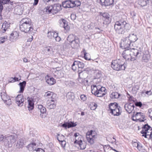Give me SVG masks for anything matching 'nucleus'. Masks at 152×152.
Instances as JSON below:
<instances>
[{"label": "nucleus", "instance_id": "nucleus-1", "mask_svg": "<svg viewBox=\"0 0 152 152\" xmlns=\"http://www.w3.org/2000/svg\"><path fill=\"white\" fill-rule=\"evenodd\" d=\"M141 51L134 48L125 50L122 55L126 60L134 61L139 58L141 56Z\"/></svg>", "mask_w": 152, "mask_h": 152}, {"label": "nucleus", "instance_id": "nucleus-2", "mask_svg": "<svg viewBox=\"0 0 152 152\" xmlns=\"http://www.w3.org/2000/svg\"><path fill=\"white\" fill-rule=\"evenodd\" d=\"M61 7L60 4H57L53 5L48 6L44 9L43 11L48 14L51 13L54 14L60 11L61 10Z\"/></svg>", "mask_w": 152, "mask_h": 152}, {"label": "nucleus", "instance_id": "nucleus-3", "mask_svg": "<svg viewBox=\"0 0 152 152\" xmlns=\"http://www.w3.org/2000/svg\"><path fill=\"white\" fill-rule=\"evenodd\" d=\"M126 24L127 23L125 21H116L114 25V29L116 32L119 34H124Z\"/></svg>", "mask_w": 152, "mask_h": 152}, {"label": "nucleus", "instance_id": "nucleus-4", "mask_svg": "<svg viewBox=\"0 0 152 152\" xmlns=\"http://www.w3.org/2000/svg\"><path fill=\"white\" fill-rule=\"evenodd\" d=\"M111 66L114 69L117 71L124 70L125 69L124 63H122L119 60L113 61Z\"/></svg>", "mask_w": 152, "mask_h": 152}, {"label": "nucleus", "instance_id": "nucleus-5", "mask_svg": "<svg viewBox=\"0 0 152 152\" xmlns=\"http://www.w3.org/2000/svg\"><path fill=\"white\" fill-rule=\"evenodd\" d=\"M152 132V128L148 124H145L142 128V130L141 133L143 134L142 136L146 138H150L152 135L151 134Z\"/></svg>", "mask_w": 152, "mask_h": 152}, {"label": "nucleus", "instance_id": "nucleus-6", "mask_svg": "<svg viewBox=\"0 0 152 152\" xmlns=\"http://www.w3.org/2000/svg\"><path fill=\"white\" fill-rule=\"evenodd\" d=\"M86 137L87 141L90 144H92L94 143L95 139L97 138V135L94 131L91 130L87 132Z\"/></svg>", "mask_w": 152, "mask_h": 152}, {"label": "nucleus", "instance_id": "nucleus-7", "mask_svg": "<svg viewBox=\"0 0 152 152\" xmlns=\"http://www.w3.org/2000/svg\"><path fill=\"white\" fill-rule=\"evenodd\" d=\"M20 30L25 33H30L33 30V26L32 24L24 25H20Z\"/></svg>", "mask_w": 152, "mask_h": 152}, {"label": "nucleus", "instance_id": "nucleus-8", "mask_svg": "<svg viewBox=\"0 0 152 152\" xmlns=\"http://www.w3.org/2000/svg\"><path fill=\"white\" fill-rule=\"evenodd\" d=\"M77 1H74L71 0L66 1L62 2V6L65 8H72L75 6H78L80 5V2H78L79 4H77L76 3Z\"/></svg>", "mask_w": 152, "mask_h": 152}, {"label": "nucleus", "instance_id": "nucleus-9", "mask_svg": "<svg viewBox=\"0 0 152 152\" xmlns=\"http://www.w3.org/2000/svg\"><path fill=\"white\" fill-rule=\"evenodd\" d=\"M131 43L129 38L126 37L122 39L120 44L121 47L126 50L129 49L130 48H131Z\"/></svg>", "mask_w": 152, "mask_h": 152}, {"label": "nucleus", "instance_id": "nucleus-10", "mask_svg": "<svg viewBox=\"0 0 152 152\" xmlns=\"http://www.w3.org/2000/svg\"><path fill=\"white\" fill-rule=\"evenodd\" d=\"M1 96L2 99L8 107H9L11 105V99L6 92L4 91L1 92Z\"/></svg>", "mask_w": 152, "mask_h": 152}, {"label": "nucleus", "instance_id": "nucleus-11", "mask_svg": "<svg viewBox=\"0 0 152 152\" xmlns=\"http://www.w3.org/2000/svg\"><path fill=\"white\" fill-rule=\"evenodd\" d=\"M99 15L101 17L102 20L105 22L106 24L110 22V15L108 13L99 12Z\"/></svg>", "mask_w": 152, "mask_h": 152}, {"label": "nucleus", "instance_id": "nucleus-12", "mask_svg": "<svg viewBox=\"0 0 152 152\" xmlns=\"http://www.w3.org/2000/svg\"><path fill=\"white\" fill-rule=\"evenodd\" d=\"M132 117L135 118L136 121H139L140 122H143L145 120V117L143 114L141 112H137L135 114H133Z\"/></svg>", "mask_w": 152, "mask_h": 152}, {"label": "nucleus", "instance_id": "nucleus-13", "mask_svg": "<svg viewBox=\"0 0 152 152\" xmlns=\"http://www.w3.org/2000/svg\"><path fill=\"white\" fill-rule=\"evenodd\" d=\"M16 103L19 107L22 106L23 104L24 99L23 96L21 94H19L16 98Z\"/></svg>", "mask_w": 152, "mask_h": 152}, {"label": "nucleus", "instance_id": "nucleus-14", "mask_svg": "<svg viewBox=\"0 0 152 152\" xmlns=\"http://www.w3.org/2000/svg\"><path fill=\"white\" fill-rule=\"evenodd\" d=\"M102 6H107L112 5L113 4L114 0H97Z\"/></svg>", "mask_w": 152, "mask_h": 152}, {"label": "nucleus", "instance_id": "nucleus-15", "mask_svg": "<svg viewBox=\"0 0 152 152\" xmlns=\"http://www.w3.org/2000/svg\"><path fill=\"white\" fill-rule=\"evenodd\" d=\"M134 106L133 104L128 103L125 104L124 107L126 111L129 113H131L133 110Z\"/></svg>", "mask_w": 152, "mask_h": 152}, {"label": "nucleus", "instance_id": "nucleus-16", "mask_svg": "<svg viewBox=\"0 0 152 152\" xmlns=\"http://www.w3.org/2000/svg\"><path fill=\"white\" fill-rule=\"evenodd\" d=\"M56 101L55 99H51L50 100H48L47 102V107L49 109H51L54 108L56 106V104L54 103Z\"/></svg>", "mask_w": 152, "mask_h": 152}, {"label": "nucleus", "instance_id": "nucleus-17", "mask_svg": "<svg viewBox=\"0 0 152 152\" xmlns=\"http://www.w3.org/2000/svg\"><path fill=\"white\" fill-rule=\"evenodd\" d=\"M16 140L14 136L10 135L5 137L4 142L8 144L14 143L15 141Z\"/></svg>", "mask_w": 152, "mask_h": 152}, {"label": "nucleus", "instance_id": "nucleus-18", "mask_svg": "<svg viewBox=\"0 0 152 152\" xmlns=\"http://www.w3.org/2000/svg\"><path fill=\"white\" fill-rule=\"evenodd\" d=\"M142 62H145L147 64L146 66L147 67H150L151 65L152 61L150 59V57L148 56H144L142 58Z\"/></svg>", "mask_w": 152, "mask_h": 152}, {"label": "nucleus", "instance_id": "nucleus-19", "mask_svg": "<svg viewBox=\"0 0 152 152\" xmlns=\"http://www.w3.org/2000/svg\"><path fill=\"white\" fill-rule=\"evenodd\" d=\"M18 34L17 32H13L9 37L10 40L11 42H14L18 39Z\"/></svg>", "mask_w": 152, "mask_h": 152}, {"label": "nucleus", "instance_id": "nucleus-20", "mask_svg": "<svg viewBox=\"0 0 152 152\" xmlns=\"http://www.w3.org/2000/svg\"><path fill=\"white\" fill-rule=\"evenodd\" d=\"M77 124L76 123H75L73 121H70V122H67L63 124L61 126L66 129L67 127L69 128H70L75 127L76 126Z\"/></svg>", "mask_w": 152, "mask_h": 152}, {"label": "nucleus", "instance_id": "nucleus-21", "mask_svg": "<svg viewBox=\"0 0 152 152\" xmlns=\"http://www.w3.org/2000/svg\"><path fill=\"white\" fill-rule=\"evenodd\" d=\"M10 23L5 21L3 23L1 30L3 33L5 32L10 27Z\"/></svg>", "mask_w": 152, "mask_h": 152}, {"label": "nucleus", "instance_id": "nucleus-22", "mask_svg": "<svg viewBox=\"0 0 152 152\" xmlns=\"http://www.w3.org/2000/svg\"><path fill=\"white\" fill-rule=\"evenodd\" d=\"M105 88H102L101 89V90L98 91L97 92H96L95 93L92 94H94L96 96H97V97H102L105 95Z\"/></svg>", "mask_w": 152, "mask_h": 152}, {"label": "nucleus", "instance_id": "nucleus-23", "mask_svg": "<svg viewBox=\"0 0 152 152\" xmlns=\"http://www.w3.org/2000/svg\"><path fill=\"white\" fill-rule=\"evenodd\" d=\"M44 50L46 55H52L53 49L51 46H47L44 48Z\"/></svg>", "mask_w": 152, "mask_h": 152}, {"label": "nucleus", "instance_id": "nucleus-24", "mask_svg": "<svg viewBox=\"0 0 152 152\" xmlns=\"http://www.w3.org/2000/svg\"><path fill=\"white\" fill-rule=\"evenodd\" d=\"M79 43V39L78 37L69 42L71 46L73 48H75L78 46Z\"/></svg>", "mask_w": 152, "mask_h": 152}, {"label": "nucleus", "instance_id": "nucleus-25", "mask_svg": "<svg viewBox=\"0 0 152 152\" xmlns=\"http://www.w3.org/2000/svg\"><path fill=\"white\" fill-rule=\"evenodd\" d=\"M46 83L50 85L54 84L56 83L55 80L52 77H50L47 75L45 77Z\"/></svg>", "mask_w": 152, "mask_h": 152}, {"label": "nucleus", "instance_id": "nucleus-26", "mask_svg": "<svg viewBox=\"0 0 152 152\" xmlns=\"http://www.w3.org/2000/svg\"><path fill=\"white\" fill-rule=\"evenodd\" d=\"M26 143L25 139H21L19 140L16 145L18 148H22Z\"/></svg>", "mask_w": 152, "mask_h": 152}, {"label": "nucleus", "instance_id": "nucleus-27", "mask_svg": "<svg viewBox=\"0 0 152 152\" xmlns=\"http://www.w3.org/2000/svg\"><path fill=\"white\" fill-rule=\"evenodd\" d=\"M102 88L104 87L95 85H92L91 86V92L92 93H95L96 92H97L98 91L101 90Z\"/></svg>", "mask_w": 152, "mask_h": 152}, {"label": "nucleus", "instance_id": "nucleus-28", "mask_svg": "<svg viewBox=\"0 0 152 152\" xmlns=\"http://www.w3.org/2000/svg\"><path fill=\"white\" fill-rule=\"evenodd\" d=\"M77 142V144L79 146L80 149L81 150H83L86 148V144L84 142H83L82 140H80L79 141L76 140L74 142V143Z\"/></svg>", "mask_w": 152, "mask_h": 152}, {"label": "nucleus", "instance_id": "nucleus-29", "mask_svg": "<svg viewBox=\"0 0 152 152\" xmlns=\"http://www.w3.org/2000/svg\"><path fill=\"white\" fill-rule=\"evenodd\" d=\"M36 146V143H32L28 145L26 148L29 151H32V150L36 151H38L40 150V148H37V149H35Z\"/></svg>", "mask_w": 152, "mask_h": 152}, {"label": "nucleus", "instance_id": "nucleus-30", "mask_svg": "<svg viewBox=\"0 0 152 152\" xmlns=\"http://www.w3.org/2000/svg\"><path fill=\"white\" fill-rule=\"evenodd\" d=\"M20 25H24L31 24L32 22L31 19L29 18H26L22 19L21 21L20 22Z\"/></svg>", "mask_w": 152, "mask_h": 152}, {"label": "nucleus", "instance_id": "nucleus-31", "mask_svg": "<svg viewBox=\"0 0 152 152\" xmlns=\"http://www.w3.org/2000/svg\"><path fill=\"white\" fill-rule=\"evenodd\" d=\"M58 33L54 31H48L47 34V36L48 38L50 39H54L55 37L56 36Z\"/></svg>", "mask_w": 152, "mask_h": 152}, {"label": "nucleus", "instance_id": "nucleus-32", "mask_svg": "<svg viewBox=\"0 0 152 152\" xmlns=\"http://www.w3.org/2000/svg\"><path fill=\"white\" fill-rule=\"evenodd\" d=\"M120 109V107L119 106L116 109H115L113 111H111L110 113L114 116H118L121 114Z\"/></svg>", "mask_w": 152, "mask_h": 152}, {"label": "nucleus", "instance_id": "nucleus-33", "mask_svg": "<svg viewBox=\"0 0 152 152\" xmlns=\"http://www.w3.org/2000/svg\"><path fill=\"white\" fill-rule=\"evenodd\" d=\"M127 37L129 38L131 43L135 42L138 39L136 35L134 34H129V37Z\"/></svg>", "mask_w": 152, "mask_h": 152}, {"label": "nucleus", "instance_id": "nucleus-34", "mask_svg": "<svg viewBox=\"0 0 152 152\" xmlns=\"http://www.w3.org/2000/svg\"><path fill=\"white\" fill-rule=\"evenodd\" d=\"M26 84V82L25 81H23L19 83V85L20 86V90L19 91V93H22L23 92Z\"/></svg>", "mask_w": 152, "mask_h": 152}, {"label": "nucleus", "instance_id": "nucleus-35", "mask_svg": "<svg viewBox=\"0 0 152 152\" xmlns=\"http://www.w3.org/2000/svg\"><path fill=\"white\" fill-rule=\"evenodd\" d=\"M44 96L45 97H47L48 98L51 97L52 99H54L53 97L55 96V94H53L52 92L48 91L45 93Z\"/></svg>", "mask_w": 152, "mask_h": 152}, {"label": "nucleus", "instance_id": "nucleus-36", "mask_svg": "<svg viewBox=\"0 0 152 152\" xmlns=\"http://www.w3.org/2000/svg\"><path fill=\"white\" fill-rule=\"evenodd\" d=\"M119 107L118 104L116 103H111L109 105V108L111 111H113L115 109Z\"/></svg>", "mask_w": 152, "mask_h": 152}, {"label": "nucleus", "instance_id": "nucleus-37", "mask_svg": "<svg viewBox=\"0 0 152 152\" xmlns=\"http://www.w3.org/2000/svg\"><path fill=\"white\" fill-rule=\"evenodd\" d=\"M78 37L76 36L73 34H70L67 37V40L69 42H70L71 41L75 39L76 38H77Z\"/></svg>", "mask_w": 152, "mask_h": 152}, {"label": "nucleus", "instance_id": "nucleus-38", "mask_svg": "<svg viewBox=\"0 0 152 152\" xmlns=\"http://www.w3.org/2000/svg\"><path fill=\"white\" fill-rule=\"evenodd\" d=\"M151 0H140L139 4L142 7L146 6L147 4L149 2V1Z\"/></svg>", "mask_w": 152, "mask_h": 152}, {"label": "nucleus", "instance_id": "nucleus-39", "mask_svg": "<svg viewBox=\"0 0 152 152\" xmlns=\"http://www.w3.org/2000/svg\"><path fill=\"white\" fill-rule=\"evenodd\" d=\"M120 94L117 92H113L110 94L112 99H117L119 97Z\"/></svg>", "mask_w": 152, "mask_h": 152}, {"label": "nucleus", "instance_id": "nucleus-40", "mask_svg": "<svg viewBox=\"0 0 152 152\" xmlns=\"http://www.w3.org/2000/svg\"><path fill=\"white\" fill-rule=\"evenodd\" d=\"M28 108L29 110H32L34 108V104L33 102L30 100H28Z\"/></svg>", "mask_w": 152, "mask_h": 152}, {"label": "nucleus", "instance_id": "nucleus-41", "mask_svg": "<svg viewBox=\"0 0 152 152\" xmlns=\"http://www.w3.org/2000/svg\"><path fill=\"white\" fill-rule=\"evenodd\" d=\"M75 63L77 64L78 68H83L84 67V64L82 62L75 61Z\"/></svg>", "mask_w": 152, "mask_h": 152}, {"label": "nucleus", "instance_id": "nucleus-42", "mask_svg": "<svg viewBox=\"0 0 152 152\" xmlns=\"http://www.w3.org/2000/svg\"><path fill=\"white\" fill-rule=\"evenodd\" d=\"M57 139L60 142L65 140V137L62 134L60 135L59 134H57Z\"/></svg>", "mask_w": 152, "mask_h": 152}, {"label": "nucleus", "instance_id": "nucleus-43", "mask_svg": "<svg viewBox=\"0 0 152 152\" xmlns=\"http://www.w3.org/2000/svg\"><path fill=\"white\" fill-rule=\"evenodd\" d=\"M38 108L42 113L43 114L45 113L46 109L42 105H39L38 107Z\"/></svg>", "mask_w": 152, "mask_h": 152}, {"label": "nucleus", "instance_id": "nucleus-44", "mask_svg": "<svg viewBox=\"0 0 152 152\" xmlns=\"http://www.w3.org/2000/svg\"><path fill=\"white\" fill-rule=\"evenodd\" d=\"M82 72L80 71V70L78 71V73L79 74V78H78V81L79 82L82 84L83 83V81H84L85 80L84 79L80 77V75L82 74Z\"/></svg>", "mask_w": 152, "mask_h": 152}, {"label": "nucleus", "instance_id": "nucleus-45", "mask_svg": "<svg viewBox=\"0 0 152 152\" xmlns=\"http://www.w3.org/2000/svg\"><path fill=\"white\" fill-rule=\"evenodd\" d=\"M66 98L69 99H73L74 98V94L71 92H68L66 95Z\"/></svg>", "mask_w": 152, "mask_h": 152}, {"label": "nucleus", "instance_id": "nucleus-46", "mask_svg": "<svg viewBox=\"0 0 152 152\" xmlns=\"http://www.w3.org/2000/svg\"><path fill=\"white\" fill-rule=\"evenodd\" d=\"M63 28L65 29V30L67 31L69 30V26L68 25L67 22L65 20V23H64V26Z\"/></svg>", "mask_w": 152, "mask_h": 152}, {"label": "nucleus", "instance_id": "nucleus-47", "mask_svg": "<svg viewBox=\"0 0 152 152\" xmlns=\"http://www.w3.org/2000/svg\"><path fill=\"white\" fill-rule=\"evenodd\" d=\"M84 53V58L85 59L88 60H91L90 58L89 57H88V56L87 55V53H86V52L85 50H84L83 51Z\"/></svg>", "mask_w": 152, "mask_h": 152}, {"label": "nucleus", "instance_id": "nucleus-48", "mask_svg": "<svg viewBox=\"0 0 152 152\" xmlns=\"http://www.w3.org/2000/svg\"><path fill=\"white\" fill-rule=\"evenodd\" d=\"M60 26L61 27H63L64 26V23H65V20L64 19H62L60 21Z\"/></svg>", "mask_w": 152, "mask_h": 152}, {"label": "nucleus", "instance_id": "nucleus-49", "mask_svg": "<svg viewBox=\"0 0 152 152\" xmlns=\"http://www.w3.org/2000/svg\"><path fill=\"white\" fill-rule=\"evenodd\" d=\"M76 65H77L75 63V61L72 66V69L74 71H75L76 70L77 67L75 66Z\"/></svg>", "mask_w": 152, "mask_h": 152}, {"label": "nucleus", "instance_id": "nucleus-50", "mask_svg": "<svg viewBox=\"0 0 152 152\" xmlns=\"http://www.w3.org/2000/svg\"><path fill=\"white\" fill-rule=\"evenodd\" d=\"M80 98L81 100L84 101L86 100L87 97L84 94H82L80 96Z\"/></svg>", "mask_w": 152, "mask_h": 152}, {"label": "nucleus", "instance_id": "nucleus-51", "mask_svg": "<svg viewBox=\"0 0 152 152\" xmlns=\"http://www.w3.org/2000/svg\"><path fill=\"white\" fill-rule=\"evenodd\" d=\"M54 38L55 39V40L57 42H59L61 39L60 37L58 36V33L57 34V36H56Z\"/></svg>", "mask_w": 152, "mask_h": 152}, {"label": "nucleus", "instance_id": "nucleus-52", "mask_svg": "<svg viewBox=\"0 0 152 152\" xmlns=\"http://www.w3.org/2000/svg\"><path fill=\"white\" fill-rule=\"evenodd\" d=\"M60 143L61 144V146L62 147H65L66 144V142L64 140L60 142Z\"/></svg>", "mask_w": 152, "mask_h": 152}, {"label": "nucleus", "instance_id": "nucleus-53", "mask_svg": "<svg viewBox=\"0 0 152 152\" xmlns=\"http://www.w3.org/2000/svg\"><path fill=\"white\" fill-rule=\"evenodd\" d=\"M7 40V38L4 37H1L0 38V43H2Z\"/></svg>", "mask_w": 152, "mask_h": 152}, {"label": "nucleus", "instance_id": "nucleus-54", "mask_svg": "<svg viewBox=\"0 0 152 152\" xmlns=\"http://www.w3.org/2000/svg\"><path fill=\"white\" fill-rule=\"evenodd\" d=\"M101 76V73L99 72H98L97 74L96 75V76L95 77L96 79H99V78Z\"/></svg>", "mask_w": 152, "mask_h": 152}, {"label": "nucleus", "instance_id": "nucleus-55", "mask_svg": "<svg viewBox=\"0 0 152 152\" xmlns=\"http://www.w3.org/2000/svg\"><path fill=\"white\" fill-rule=\"evenodd\" d=\"M5 137H6L4 136L3 135H0V141H3L4 142V140H5Z\"/></svg>", "mask_w": 152, "mask_h": 152}, {"label": "nucleus", "instance_id": "nucleus-56", "mask_svg": "<svg viewBox=\"0 0 152 152\" xmlns=\"http://www.w3.org/2000/svg\"><path fill=\"white\" fill-rule=\"evenodd\" d=\"M135 105L136 106L141 107L142 105V103L141 102H137L135 103Z\"/></svg>", "mask_w": 152, "mask_h": 152}, {"label": "nucleus", "instance_id": "nucleus-57", "mask_svg": "<svg viewBox=\"0 0 152 152\" xmlns=\"http://www.w3.org/2000/svg\"><path fill=\"white\" fill-rule=\"evenodd\" d=\"M130 15H131V17L133 18H134L136 16V13L134 12H131L130 13Z\"/></svg>", "mask_w": 152, "mask_h": 152}, {"label": "nucleus", "instance_id": "nucleus-58", "mask_svg": "<svg viewBox=\"0 0 152 152\" xmlns=\"http://www.w3.org/2000/svg\"><path fill=\"white\" fill-rule=\"evenodd\" d=\"M137 148L139 151H141L142 149V146L140 143H139Z\"/></svg>", "mask_w": 152, "mask_h": 152}, {"label": "nucleus", "instance_id": "nucleus-59", "mask_svg": "<svg viewBox=\"0 0 152 152\" xmlns=\"http://www.w3.org/2000/svg\"><path fill=\"white\" fill-rule=\"evenodd\" d=\"M71 18L72 20H74L76 18V16L74 14H72L71 15Z\"/></svg>", "mask_w": 152, "mask_h": 152}, {"label": "nucleus", "instance_id": "nucleus-60", "mask_svg": "<svg viewBox=\"0 0 152 152\" xmlns=\"http://www.w3.org/2000/svg\"><path fill=\"white\" fill-rule=\"evenodd\" d=\"M139 143L137 142H133L132 143L133 146L134 147H137Z\"/></svg>", "mask_w": 152, "mask_h": 152}, {"label": "nucleus", "instance_id": "nucleus-61", "mask_svg": "<svg viewBox=\"0 0 152 152\" xmlns=\"http://www.w3.org/2000/svg\"><path fill=\"white\" fill-rule=\"evenodd\" d=\"M39 0H34V2L33 4V6L37 5L38 3Z\"/></svg>", "mask_w": 152, "mask_h": 152}, {"label": "nucleus", "instance_id": "nucleus-62", "mask_svg": "<svg viewBox=\"0 0 152 152\" xmlns=\"http://www.w3.org/2000/svg\"><path fill=\"white\" fill-rule=\"evenodd\" d=\"M12 79H13V82H15L16 81H18V79L17 77H15L14 78H12Z\"/></svg>", "mask_w": 152, "mask_h": 152}, {"label": "nucleus", "instance_id": "nucleus-63", "mask_svg": "<svg viewBox=\"0 0 152 152\" xmlns=\"http://www.w3.org/2000/svg\"><path fill=\"white\" fill-rule=\"evenodd\" d=\"M151 91H147L145 92V94H147L150 95L151 94Z\"/></svg>", "mask_w": 152, "mask_h": 152}, {"label": "nucleus", "instance_id": "nucleus-64", "mask_svg": "<svg viewBox=\"0 0 152 152\" xmlns=\"http://www.w3.org/2000/svg\"><path fill=\"white\" fill-rule=\"evenodd\" d=\"M93 106L94 107V108H92V110H94L96 108L97 105L96 104L94 103L93 104Z\"/></svg>", "mask_w": 152, "mask_h": 152}]
</instances>
